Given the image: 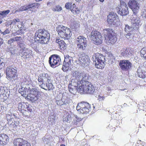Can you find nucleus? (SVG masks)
Segmentation results:
<instances>
[{
    "label": "nucleus",
    "mask_w": 146,
    "mask_h": 146,
    "mask_svg": "<svg viewBox=\"0 0 146 146\" xmlns=\"http://www.w3.org/2000/svg\"><path fill=\"white\" fill-rule=\"evenodd\" d=\"M102 49L103 51L106 52H108L109 51V48L108 46H103Z\"/></svg>",
    "instance_id": "obj_55"
},
{
    "label": "nucleus",
    "mask_w": 146,
    "mask_h": 146,
    "mask_svg": "<svg viewBox=\"0 0 146 146\" xmlns=\"http://www.w3.org/2000/svg\"><path fill=\"white\" fill-rule=\"evenodd\" d=\"M81 75L82 79V80H81V81L83 80V81H86L87 80H88L90 78L88 74L86 73L85 72H82Z\"/></svg>",
    "instance_id": "obj_27"
},
{
    "label": "nucleus",
    "mask_w": 146,
    "mask_h": 146,
    "mask_svg": "<svg viewBox=\"0 0 146 146\" xmlns=\"http://www.w3.org/2000/svg\"><path fill=\"white\" fill-rule=\"evenodd\" d=\"M84 88H83L82 85H80L79 88L78 86L77 87V91H78L80 94H83V92L85 93V91Z\"/></svg>",
    "instance_id": "obj_37"
},
{
    "label": "nucleus",
    "mask_w": 146,
    "mask_h": 146,
    "mask_svg": "<svg viewBox=\"0 0 146 146\" xmlns=\"http://www.w3.org/2000/svg\"><path fill=\"white\" fill-rule=\"evenodd\" d=\"M117 38L114 33L111 35H110L109 37H108L107 41V44L108 45H110L111 44H113L116 42Z\"/></svg>",
    "instance_id": "obj_16"
},
{
    "label": "nucleus",
    "mask_w": 146,
    "mask_h": 146,
    "mask_svg": "<svg viewBox=\"0 0 146 146\" xmlns=\"http://www.w3.org/2000/svg\"><path fill=\"white\" fill-rule=\"evenodd\" d=\"M134 30L133 27V25L131 27H130L127 24L125 25V26L124 28V31L125 32V33L129 32H131L133 31V30Z\"/></svg>",
    "instance_id": "obj_29"
},
{
    "label": "nucleus",
    "mask_w": 146,
    "mask_h": 146,
    "mask_svg": "<svg viewBox=\"0 0 146 146\" xmlns=\"http://www.w3.org/2000/svg\"><path fill=\"white\" fill-rule=\"evenodd\" d=\"M29 9L36 8H38L39 6L38 5L37 3L31 4L28 5Z\"/></svg>",
    "instance_id": "obj_38"
},
{
    "label": "nucleus",
    "mask_w": 146,
    "mask_h": 146,
    "mask_svg": "<svg viewBox=\"0 0 146 146\" xmlns=\"http://www.w3.org/2000/svg\"><path fill=\"white\" fill-rule=\"evenodd\" d=\"M26 11V9L25 5L21 6L19 9V11Z\"/></svg>",
    "instance_id": "obj_60"
},
{
    "label": "nucleus",
    "mask_w": 146,
    "mask_h": 146,
    "mask_svg": "<svg viewBox=\"0 0 146 146\" xmlns=\"http://www.w3.org/2000/svg\"><path fill=\"white\" fill-rule=\"evenodd\" d=\"M30 88H26V87H22L21 88H20L19 90V92L24 97L26 96V95L27 93L29 92V89Z\"/></svg>",
    "instance_id": "obj_20"
},
{
    "label": "nucleus",
    "mask_w": 146,
    "mask_h": 146,
    "mask_svg": "<svg viewBox=\"0 0 146 146\" xmlns=\"http://www.w3.org/2000/svg\"><path fill=\"white\" fill-rule=\"evenodd\" d=\"M103 31L105 39V41L106 42H107L108 37H109L110 35L113 33V30L111 29L108 28L103 29Z\"/></svg>",
    "instance_id": "obj_17"
},
{
    "label": "nucleus",
    "mask_w": 146,
    "mask_h": 146,
    "mask_svg": "<svg viewBox=\"0 0 146 146\" xmlns=\"http://www.w3.org/2000/svg\"><path fill=\"white\" fill-rule=\"evenodd\" d=\"M60 61V58L57 55H52L49 58V64L52 68H55L59 65Z\"/></svg>",
    "instance_id": "obj_7"
},
{
    "label": "nucleus",
    "mask_w": 146,
    "mask_h": 146,
    "mask_svg": "<svg viewBox=\"0 0 146 146\" xmlns=\"http://www.w3.org/2000/svg\"><path fill=\"white\" fill-rule=\"evenodd\" d=\"M86 48V46H80L78 48L79 49H82V50H84Z\"/></svg>",
    "instance_id": "obj_63"
},
{
    "label": "nucleus",
    "mask_w": 146,
    "mask_h": 146,
    "mask_svg": "<svg viewBox=\"0 0 146 146\" xmlns=\"http://www.w3.org/2000/svg\"><path fill=\"white\" fill-rule=\"evenodd\" d=\"M2 137L3 140V143L5 145L9 142V138L7 135L5 134H2Z\"/></svg>",
    "instance_id": "obj_35"
},
{
    "label": "nucleus",
    "mask_w": 146,
    "mask_h": 146,
    "mask_svg": "<svg viewBox=\"0 0 146 146\" xmlns=\"http://www.w3.org/2000/svg\"><path fill=\"white\" fill-rule=\"evenodd\" d=\"M3 138L2 137V134H0V145H5L4 143H3Z\"/></svg>",
    "instance_id": "obj_53"
},
{
    "label": "nucleus",
    "mask_w": 146,
    "mask_h": 146,
    "mask_svg": "<svg viewBox=\"0 0 146 146\" xmlns=\"http://www.w3.org/2000/svg\"><path fill=\"white\" fill-rule=\"evenodd\" d=\"M56 42L57 44H56V45L58 46H65L64 44L65 43L64 41L62 40H61L60 39H57L56 40Z\"/></svg>",
    "instance_id": "obj_36"
},
{
    "label": "nucleus",
    "mask_w": 146,
    "mask_h": 146,
    "mask_svg": "<svg viewBox=\"0 0 146 146\" xmlns=\"http://www.w3.org/2000/svg\"><path fill=\"white\" fill-rule=\"evenodd\" d=\"M71 11L74 15H76L78 13L79 10L78 8H73L70 9Z\"/></svg>",
    "instance_id": "obj_41"
},
{
    "label": "nucleus",
    "mask_w": 146,
    "mask_h": 146,
    "mask_svg": "<svg viewBox=\"0 0 146 146\" xmlns=\"http://www.w3.org/2000/svg\"><path fill=\"white\" fill-rule=\"evenodd\" d=\"M121 52L123 54H129L130 52V49L129 48H123V50H121Z\"/></svg>",
    "instance_id": "obj_39"
},
{
    "label": "nucleus",
    "mask_w": 146,
    "mask_h": 146,
    "mask_svg": "<svg viewBox=\"0 0 146 146\" xmlns=\"http://www.w3.org/2000/svg\"><path fill=\"white\" fill-rule=\"evenodd\" d=\"M72 4L71 3L68 2L66 3L65 5V7L67 9H70V7Z\"/></svg>",
    "instance_id": "obj_54"
},
{
    "label": "nucleus",
    "mask_w": 146,
    "mask_h": 146,
    "mask_svg": "<svg viewBox=\"0 0 146 146\" xmlns=\"http://www.w3.org/2000/svg\"><path fill=\"white\" fill-rule=\"evenodd\" d=\"M137 15L133 14V17L131 20V23L133 24V27L134 30H138L141 24L140 19Z\"/></svg>",
    "instance_id": "obj_11"
},
{
    "label": "nucleus",
    "mask_w": 146,
    "mask_h": 146,
    "mask_svg": "<svg viewBox=\"0 0 146 146\" xmlns=\"http://www.w3.org/2000/svg\"><path fill=\"white\" fill-rule=\"evenodd\" d=\"M80 80L72 78L71 81V82L69 85L77 87L80 84Z\"/></svg>",
    "instance_id": "obj_25"
},
{
    "label": "nucleus",
    "mask_w": 146,
    "mask_h": 146,
    "mask_svg": "<svg viewBox=\"0 0 146 146\" xmlns=\"http://www.w3.org/2000/svg\"><path fill=\"white\" fill-rule=\"evenodd\" d=\"M119 65L121 69L126 71L131 69L132 64L129 60H123L120 61Z\"/></svg>",
    "instance_id": "obj_9"
},
{
    "label": "nucleus",
    "mask_w": 146,
    "mask_h": 146,
    "mask_svg": "<svg viewBox=\"0 0 146 146\" xmlns=\"http://www.w3.org/2000/svg\"><path fill=\"white\" fill-rule=\"evenodd\" d=\"M75 7H76V5L74 3L73 5H72L71 4V6L70 7V9H73V8H76Z\"/></svg>",
    "instance_id": "obj_64"
},
{
    "label": "nucleus",
    "mask_w": 146,
    "mask_h": 146,
    "mask_svg": "<svg viewBox=\"0 0 146 146\" xmlns=\"http://www.w3.org/2000/svg\"><path fill=\"white\" fill-rule=\"evenodd\" d=\"M95 89L93 85L91 84L89 86V87L87 89V90L85 91V93L87 94H92L94 92Z\"/></svg>",
    "instance_id": "obj_24"
},
{
    "label": "nucleus",
    "mask_w": 146,
    "mask_h": 146,
    "mask_svg": "<svg viewBox=\"0 0 146 146\" xmlns=\"http://www.w3.org/2000/svg\"><path fill=\"white\" fill-rule=\"evenodd\" d=\"M92 58L93 62L96 68L101 69L104 67L105 58L102 55L97 53L93 56Z\"/></svg>",
    "instance_id": "obj_3"
},
{
    "label": "nucleus",
    "mask_w": 146,
    "mask_h": 146,
    "mask_svg": "<svg viewBox=\"0 0 146 146\" xmlns=\"http://www.w3.org/2000/svg\"><path fill=\"white\" fill-rule=\"evenodd\" d=\"M56 31L59 35L64 40H68L70 38L72 33L71 30L69 28L60 25L56 27Z\"/></svg>",
    "instance_id": "obj_2"
},
{
    "label": "nucleus",
    "mask_w": 146,
    "mask_h": 146,
    "mask_svg": "<svg viewBox=\"0 0 146 146\" xmlns=\"http://www.w3.org/2000/svg\"><path fill=\"white\" fill-rule=\"evenodd\" d=\"M72 61H72H68L67 62H63L62 69L64 71L66 72L68 70L71 66Z\"/></svg>",
    "instance_id": "obj_18"
},
{
    "label": "nucleus",
    "mask_w": 146,
    "mask_h": 146,
    "mask_svg": "<svg viewBox=\"0 0 146 146\" xmlns=\"http://www.w3.org/2000/svg\"><path fill=\"white\" fill-rule=\"evenodd\" d=\"M79 61L80 62V64L82 65L83 67L87 66L89 63V57L85 55L83 52H81L78 54Z\"/></svg>",
    "instance_id": "obj_10"
},
{
    "label": "nucleus",
    "mask_w": 146,
    "mask_h": 146,
    "mask_svg": "<svg viewBox=\"0 0 146 146\" xmlns=\"http://www.w3.org/2000/svg\"><path fill=\"white\" fill-rule=\"evenodd\" d=\"M141 13L143 17L146 18V8L142 10Z\"/></svg>",
    "instance_id": "obj_51"
},
{
    "label": "nucleus",
    "mask_w": 146,
    "mask_h": 146,
    "mask_svg": "<svg viewBox=\"0 0 146 146\" xmlns=\"http://www.w3.org/2000/svg\"><path fill=\"white\" fill-rule=\"evenodd\" d=\"M63 104H68L70 103V100L68 98H66L64 100H63Z\"/></svg>",
    "instance_id": "obj_50"
},
{
    "label": "nucleus",
    "mask_w": 146,
    "mask_h": 146,
    "mask_svg": "<svg viewBox=\"0 0 146 146\" xmlns=\"http://www.w3.org/2000/svg\"><path fill=\"white\" fill-rule=\"evenodd\" d=\"M72 57L69 56L68 55H67L66 56H64V62H67L68 61H72Z\"/></svg>",
    "instance_id": "obj_40"
},
{
    "label": "nucleus",
    "mask_w": 146,
    "mask_h": 146,
    "mask_svg": "<svg viewBox=\"0 0 146 146\" xmlns=\"http://www.w3.org/2000/svg\"><path fill=\"white\" fill-rule=\"evenodd\" d=\"M29 93L28 94H31V95H38V94L39 93V92L38 91L37 89L36 88H32L29 89Z\"/></svg>",
    "instance_id": "obj_30"
},
{
    "label": "nucleus",
    "mask_w": 146,
    "mask_h": 146,
    "mask_svg": "<svg viewBox=\"0 0 146 146\" xmlns=\"http://www.w3.org/2000/svg\"><path fill=\"white\" fill-rule=\"evenodd\" d=\"M117 19H118V16L117 14L112 12L110 13L108 17L107 21L110 24L115 25L116 24V22L117 21Z\"/></svg>",
    "instance_id": "obj_12"
},
{
    "label": "nucleus",
    "mask_w": 146,
    "mask_h": 146,
    "mask_svg": "<svg viewBox=\"0 0 146 146\" xmlns=\"http://www.w3.org/2000/svg\"><path fill=\"white\" fill-rule=\"evenodd\" d=\"M20 21V20L18 18L14 19H13L11 22L10 25H15L16 24V22H19Z\"/></svg>",
    "instance_id": "obj_47"
},
{
    "label": "nucleus",
    "mask_w": 146,
    "mask_h": 146,
    "mask_svg": "<svg viewBox=\"0 0 146 146\" xmlns=\"http://www.w3.org/2000/svg\"><path fill=\"white\" fill-rule=\"evenodd\" d=\"M10 10H8L6 11H0V15H5L8 14L10 12Z\"/></svg>",
    "instance_id": "obj_46"
},
{
    "label": "nucleus",
    "mask_w": 146,
    "mask_h": 146,
    "mask_svg": "<svg viewBox=\"0 0 146 146\" xmlns=\"http://www.w3.org/2000/svg\"><path fill=\"white\" fill-rule=\"evenodd\" d=\"M128 5L133 12L134 15L138 14L140 4L135 0H130Z\"/></svg>",
    "instance_id": "obj_8"
},
{
    "label": "nucleus",
    "mask_w": 146,
    "mask_h": 146,
    "mask_svg": "<svg viewBox=\"0 0 146 146\" xmlns=\"http://www.w3.org/2000/svg\"><path fill=\"white\" fill-rule=\"evenodd\" d=\"M86 38L82 36H79L76 39V40L78 43L77 46H83L86 45L87 44V40Z\"/></svg>",
    "instance_id": "obj_15"
},
{
    "label": "nucleus",
    "mask_w": 146,
    "mask_h": 146,
    "mask_svg": "<svg viewBox=\"0 0 146 146\" xmlns=\"http://www.w3.org/2000/svg\"><path fill=\"white\" fill-rule=\"evenodd\" d=\"M59 48L58 50L61 52L67 51L66 46H59Z\"/></svg>",
    "instance_id": "obj_42"
},
{
    "label": "nucleus",
    "mask_w": 146,
    "mask_h": 146,
    "mask_svg": "<svg viewBox=\"0 0 146 146\" xmlns=\"http://www.w3.org/2000/svg\"><path fill=\"white\" fill-rule=\"evenodd\" d=\"M115 10L119 15L122 16H126L129 13L127 5L123 2H121L120 5L116 8Z\"/></svg>",
    "instance_id": "obj_6"
},
{
    "label": "nucleus",
    "mask_w": 146,
    "mask_h": 146,
    "mask_svg": "<svg viewBox=\"0 0 146 146\" xmlns=\"http://www.w3.org/2000/svg\"><path fill=\"white\" fill-rule=\"evenodd\" d=\"M42 84L41 85H40L39 86L41 88L43 89L46 90H47V89L46 88V84L45 85V83H44V82H41Z\"/></svg>",
    "instance_id": "obj_52"
},
{
    "label": "nucleus",
    "mask_w": 146,
    "mask_h": 146,
    "mask_svg": "<svg viewBox=\"0 0 146 146\" xmlns=\"http://www.w3.org/2000/svg\"><path fill=\"white\" fill-rule=\"evenodd\" d=\"M89 108H88L87 107L82 109L80 108L79 109H78L77 110L79 112L82 114L87 113L89 112Z\"/></svg>",
    "instance_id": "obj_33"
},
{
    "label": "nucleus",
    "mask_w": 146,
    "mask_h": 146,
    "mask_svg": "<svg viewBox=\"0 0 146 146\" xmlns=\"http://www.w3.org/2000/svg\"><path fill=\"white\" fill-rule=\"evenodd\" d=\"M35 41H37L41 44H46L48 42L50 34L46 30H38L35 33Z\"/></svg>",
    "instance_id": "obj_1"
},
{
    "label": "nucleus",
    "mask_w": 146,
    "mask_h": 146,
    "mask_svg": "<svg viewBox=\"0 0 146 146\" xmlns=\"http://www.w3.org/2000/svg\"><path fill=\"white\" fill-rule=\"evenodd\" d=\"M6 77L8 79L14 82L17 80V71L13 68L7 67L5 70Z\"/></svg>",
    "instance_id": "obj_4"
},
{
    "label": "nucleus",
    "mask_w": 146,
    "mask_h": 146,
    "mask_svg": "<svg viewBox=\"0 0 146 146\" xmlns=\"http://www.w3.org/2000/svg\"><path fill=\"white\" fill-rule=\"evenodd\" d=\"M19 123L18 121H15L14 123L13 122L11 125L12 126V127L13 128L16 129V128L19 125Z\"/></svg>",
    "instance_id": "obj_48"
},
{
    "label": "nucleus",
    "mask_w": 146,
    "mask_h": 146,
    "mask_svg": "<svg viewBox=\"0 0 146 146\" xmlns=\"http://www.w3.org/2000/svg\"><path fill=\"white\" fill-rule=\"evenodd\" d=\"M66 118L67 120H66V119L64 121L66 120V121L68 123L71 120V115H68Z\"/></svg>",
    "instance_id": "obj_57"
},
{
    "label": "nucleus",
    "mask_w": 146,
    "mask_h": 146,
    "mask_svg": "<svg viewBox=\"0 0 146 146\" xmlns=\"http://www.w3.org/2000/svg\"><path fill=\"white\" fill-rule=\"evenodd\" d=\"M90 108V106L89 104L87 102H81L78 104L76 107V110L79 109L80 108Z\"/></svg>",
    "instance_id": "obj_21"
},
{
    "label": "nucleus",
    "mask_w": 146,
    "mask_h": 146,
    "mask_svg": "<svg viewBox=\"0 0 146 146\" xmlns=\"http://www.w3.org/2000/svg\"><path fill=\"white\" fill-rule=\"evenodd\" d=\"M13 41H14V40H13V38H11L9 40H8V43L9 44H11V43L13 42Z\"/></svg>",
    "instance_id": "obj_62"
},
{
    "label": "nucleus",
    "mask_w": 146,
    "mask_h": 146,
    "mask_svg": "<svg viewBox=\"0 0 146 146\" xmlns=\"http://www.w3.org/2000/svg\"><path fill=\"white\" fill-rule=\"evenodd\" d=\"M51 78L50 75L47 73H43L40 74L38 78V81L39 82H43L46 81L51 80Z\"/></svg>",
    "instance_id": "obj_14"
},
{
    "label": "nucleus",
    "mask_w": 146,
    "mask_h": 146,
    "mask_svg": "<svg viewBox=\"0 0 146 146\" xmlns=\"http://www.w3.org/2000/svg\"><path fill=\"white\" fill-rule=\"evenodd\" d=\"M69 92L74 94H76L77 92V87H76L70 85L68 86Z\"/></svg>",
    "instance_id": "obj_28"
},
{
    "label": "nucleus",
    "mask_w": 146,
    "mask_h": 146,
    "mask_svg": "<svg viewBox=\"0 0 146 146\" xmlns=\"http://www.w3.org/2000/svg\"><path fill=\"white\" fill-rule=\"evenodd\" d=\"M62 8L60 6L58 5L54 7H53L52 10L54 11H60L62 10Z\"/></svg>",
    "instance_id": "obj_43"
},
{
    "label": "nucleus",
    "mask_w": 146,
    "mask_h": 146,
    "mask_svg": "<svg viewBox=\"0 0 146 146\" xmlns=\"http://www.w3.org/2000/svg\"><path fill=\"white\" fill-rule=\"evenodd\" d=\"M75 120H74V123L75 124H77V122H79V121H81L82 119L80 118V119L78 118L77 116H76L75 117Z\"/></svg>",
    "instance_id": "obj_59"
},
{
    "label": "nucleus",
    "mask_w": 146,
    "mask_h": 146,
    "mask_svg": "<svg viewBox=\"0 0 146 146\" xmlns=\"http://www.w3.org/2000/svg\"><path fill=\"white\" fill-rule=\"evenodd\" d=\"M102 36L101 33L96 31H92L91 33L90 39L95 44L99 45L102 42Z\"/></svg>",
    "instance_id": "obj_5"
},
{
    "label": "nucleus",
    "mask_w": 146,
    "mask_h": 146,
    "mask_svg": "<svg viewBox=\"0 0 146 146\" xmlns=\"http://www.w3.org/2000/svg\"><path fill=\"white\" fill-rule=\"evenodd\" d=\"M22 38L21 36L18 37L16 36V37H15L13 38V40H14V41H18L19 39H21Z\"/></svg>",
    "instance_id": "obj_61"
},
{
    "label": "nucleus",
    "mask_w": 146,
    "mask_h": 146,
    "mask_svg": "<svg viewBox=\"0 0 146 146\" xmlns=\"http://www.w3.org/2000/svg\"><path fill=\"white\" fill-rule=\"evenodd\" d=\"M141 53L143 55V57L146 58V48H143L141 51Z\"/></svg>",
    "instance_id": "obj_45"
},
{
    "label": "nucleus",
    "mask_w": 146,
    "mask_h": 146,
    "mask_svg": "<svg viewBox=\"0 0 146 146\" xmlns=\"http://www.w3.org/2000/svg\"><path fill=\"white\" fill-rule=\"evenodd\" d=\"M10 32V30L8 29H7L4 32H2L1 31V34H3V35H5L9 33Z\"/></svg>",
    "instance_id": "obj_49"
},
{
    "label": "nucleus",
    "mask_w": 146,
    "mask_h": 146,
    "mask_svg": "<svg viewBox=\"0 0 146 146\" xmlns=\"http://www.w3.org/2000/svg\"><path fill=\"white\" fill-rule=\"evenodd\" d=\"M27 99L33 102H35L38 99V95L27 94Z\"/></svg>",
    "instance_id": "obj_22"
},
{
    "label": "nucleus",
    "mask_w": 146,
    "mask_h": 146,
    "mask_svg": "<svg viewBox=\"0 0 146 146\" xmlns=\"http://www.w3.org/2000/svg\"><path fill=\"white\" fill-rule=\"evenodd\" d=\"M26 108L27 109V110L30 112L31 111V110H29L28 109L27 106L26 104L23 102H20L19 103L18 105V109L19 110L21 111L22 110H24Z\"/></svg>",
    "instance_id": "obj_23"
},
{
    "label": "nucleus",
    "mask_w": 146,
    "mask_h": 146,
    "mask_svg": "<svg viewBox=\"0 0 146 146\" xmlns=\"http://www.w3.org/2000/svg\"><path fill=\"white\" fill-rule=\"evenodd\" d=\"M91 84V83L89 81L86 80L84 81H81L80 84L82 86L84 90L85 91L89 87V86H90V84Z\"/></svg>",
    "instance_id": "obj_26"
},
{
    "label": "nucleus",
    "mask_w": 146,
    "mask_h": 146,
    "mask_svg": "<svg viewBox=\"0 0 146 146\" xmlns=\"http://www.w3.org/2000/svg\"><path fill=\"white\" fill-rule=\"evenodd\" d=\"M108 59L109 63L112 64L115 60V58L112 54L109 53L108 54Z\"/></svg>",
    "instance_id": "obj_34"
},
{
    "label": "nucleus",
    "mask_w": 146,
    "mask_h": 146,
    "mask_svg": "<svg viewBox=\"0 0 146 146\" xmlns=\"http://www.w3.org/2000/svg\"><path fill=\"white\" fill-rule=\"evenodd\" d=\"M13 117H12V118H11V119L8 118H7V121H8V123L9 124L11 125L12 123L13 122Z\"/></svg>",
    "instance_id": "obj_58"
},
{
    "label": "nucleus",
    "mask_w": 146,
    "mask_h": 146,
    "mask_svg": "<svg viewBox=\"0 0 146 146\" xmlns=\"http://www.w3.org/2000/svg\"><path fill=\"white\" fill-rule=\"evenodd\" d=\"M20 50V52L21 51H25L27 49L24 46H19L18 48Z\"/></svg>",
    "instance_id": "obj_56"
},
{
    "label": "nucleus",
    "mask_w": 146,
    "mask_h": 146,
    "mask_svg": "<svg viewBox=\"0 0 146 146\" xmlns=\"http://www.w3.org/2000/svg\"><path fill=\"white\" fill-rule=\"evenodd\" d=\"M81 74V73H80L78 71H73L72 74V78L79 80H81L82 79Z\"/></svg>",
    "instance_id": "obj_19"
},
{
    "label": "nucleus",
    "mask_w": 146,
    "mask_h": 146,
    "mask_svg": "<svg viewBox=\"0 0 146 146\" xmlns=\"http://www.w3.org/2000/svg\"><path fill=\"white\" fill-rule=\"evenodd\" d=\"M46 88L47 90H49L53 89V85L51 83V80H48L46 83Z\"/></svg>",
    "instance_id": "obj_32"
},
{
    "label": "nucleus",
    "mask_w": 146,
    "mask_h": 146,
    "mask_svg": "<svg viewBox=\"0 0 146 146\" xmlns=\"http://www.w3.org/2000/svg\"><path fill=\"white\" fill-rule=\"evenodd\" d=\"M5 66L4 60L2 58H0V70L3 68Z\"/></svg>",
    "instance_id": "obj_44"
},
{
    "label": "nucleus",
    "mask_w": 146,
    "mask_h": 146,
    "mask_svg": "<svg viewBox=\"0 0 146 146\" xmlns=\"http://www.w3.org/2000/svg\"><path fill=\"white\" fill-rule=\"evenodd\" d=\"M125 36L130 40H132L134 36L133 33L132 32H129L125 33Z\"/></svg>",
    "instance_id": "obj_31"
},
{
    "label": "nucleus",
    "mask_w": 146,
    "mask_h": 146,
    "mask_svg": "<svg viewBox=\"0 0 146 146\" xmlns=\"http://www.w3.org/2000/svg\"><path fill=\"white\" fill-rule=\"evenodd\" d=\"M13 143L16 146H30V144L21 138H17L14 140Z\"/></svg>",
    "instance_id": "obj_13"
}]
</instances>
